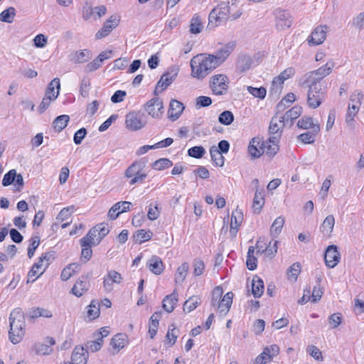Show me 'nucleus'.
<instances>
[{"label": "nucleus", "mask_w": 364, "mask_h": 364, "mask_svg": "<svg viewBox=\"0 0 364 364\" xmlns=\"http://www.w3.org/2000/svg\"><path fill=\"white\" fill-rule=\"evenodd\" d=\"M149 269L154 274H161L164 269V266L161 259L156 255L152 256L147 262Z\"/></svg>", "instance_id": "obj_28"}, {"label": "nucleus", "mask_w": 364, "mask_h": 364, "mask_svg": "<svg viewBox=\"0 0 364 364\" xmlns=\"http://www.w3.org/2000/svg\"><path fill=\"white\" fill-rule=\"evenodd\" d=\"M97 228H91L87 235L83 237L80 240V245L81 246H95L98 245L100 242H97Z\"/></svg>", "instance_id": "obj_30"}, {"label": "nucleus", "mask_w": 364, "mask_h": 364, "mask_svg": "<svg viewBox=\"0 0 364 364\" xmlns=\"http://www.w3.org/2000/svg\"><path fill=\"white\" fill-rule=\"evenodd\" d=\"M16 178V171L15 169L10 170L6 173L3 178L2 185L3 186H8L14 184L15 178Z\"/></svg>", "instance_id": "obj_61"}, {"label": "nucleus", "mask_w": 364, "mask_h": 364, "mask_svg": "<svg viewBox=\"0 0 364 364\" xmlns=\"http://www.w3.org/2000/svg\"><path fill=\"white\" fill-rule=\"evenodd\" d=\"M279 353V348L277 345H271L264 348L262 353H260L255 360L257 363L266 364L271 361L273 358L277 355Z\"/></svg>", "instance_id": "obj_15"}, {"label": "nucleus", "mask_w": 364, "mask_h": 364, "mask_svg": "<svg viewBox=\"0 0 364 364\" xmlns=\"http://www.w3.org/2000/svg\"><path fill=\"white\" fill-rule=\"evenodd\" d=\"M205 154V149L201 146H196L190 148L188 150V154L196 159H200L202 158L204 154Z\"/></svg>", "instance_id": "obj_59"}, {"label": "nucleus", "mask_w": 364, "mask_h": 364, "mask_svg": "<svg viewBox=\"0 0 364 364\" xmlns=\"http://www.w3.org/2000/svg\"><path fill=\"white\" fill-rule=\"evenodd\" d=\"M254 251V247L251 246L249 247L246 264L250 270H255L257 268V258L253 255Z\"/></svg>", "instance_id": "obj_53"}, {"label": "nucleus", "mask_w": 364, "mask_h": 364, "mask_svg": "<svg viewBox=\"0 0 364 364\" xmlns=\"http://www.w3.org/2000/svg\"><path fill=\"white\" fill-rule=\"evenodd\" d=\"M243 220V213L241 210L236 208L231 215L230 234L235 237Z\"/></svg>", "instance_id": "obj_22"}, {"label": "nucleus", "mask_w": 364, "mask_h": 364, "mask_svg": "<svg viewBox=\"0 0 364 364\" xmlns=\"http://www.w3.org/2000/svg\"><path fill=\"white\" fill-rule=\"evenodd\" d=\"M325 263L329 268L335 267L339 262L340 254L335 245H329L325 252Z\"/></svg>", "instance_id": "obj_16"}, {"label": "nucleus", "mask_w": 364, "mask_h": 364, "mask_svg": "<svg viewBox=\"0 0 364 364\" xmlns=\"http://www.w3.org/2000/svg\"><path fill=\"white\" fill-rule=\"evenodd\" d=\"M276 26L278 30L284 31L290 28L292 23V18L290 13L282 9H277L274 13Z\"/></svg>", "instance_id": "obj_9"}, {"label": "nucleus", "mask_w": 364, "mask_h": 364, "mask_svg": "<svg viewBox=\"0 0 364 364\" xmlns=\"http://www.w3.org/2000/svg\"><path fill=\"white\" fill-rule=\"evenodd\" d=\"M319 132L320 126L315 125L313 127V130L299 134L297 136V139L299 141L306 144H313L315 141L316 135L319 133Z\"/></svg>", "instance_id": "obj_29"}, {"label": "nucleus", "mask_w": 364, "mask_h": 364, "mask_svg": "<svg viewBox=\"0 0 364 364\" xmlns=\"http://www.w3.org/2000/svg\"><path fill=\"white\" fill-rule=\"evenodd\" d=\"M119 20L116 16H110L104 23L102 28L99 30L95 37L97 39H101L108 36L110 32L118 25Z\"/></svg>", "instance_id": "obj_20"}, {"label": "nucleus", "mask_w": 364, "mask_h": 364, "mask_svg": "<svg viewBox=\"0 0 364 364\" xmlns=\"http://www.w3.org/2000/svg\"><path fill=\"white\" fill-rule=\"evenodd\" d=\"M343 317L341 313H334L328 317V322L332 328H336L342 323Z\"/></svg>", "instance_id": "obj_64"}, {"label": "nucleus", "mask_w": 364, "mask_h": 364, "mask_svg": "<svg viewBox=\"0 0 364 364\" xmlns=\"http://www.w3.org/2000/svg\"><path fill=\"white\" fill-rule=\"evenodd\" d=\"M89 286L88 276H82L75 282L71 292L75 296L80 297L88 290Z\"/></svg>", "instance_id": "obj_23"}, {"label": "nucleus", "mask_w": 364, "mask_h": 364, "mask_svg": "<svg viewBox=\"0 0 364 364\" xmlns=\"http://www.w3.org/2000/svg\"><path fill=\"white\" fill-rule=\"evenodd\" d=\"M200 304V299L198 296H191L185 301L183 304V311L191 312L196 309Z\"/></svg>", "instance_id": "obj_48"}, {"label": "nucleus", "mask_w": 364, "mask_h": 364, "mask_svg": "<svg viewBox=\"0 0 364 364\" xmlns=\"http://www.w3.org/2000/svg\"><path fill=\"white\" fill-rule=\"evenodd\" d=\"M301 272V265L299 262L294 263L291 266L289 267L287 272V276L288 279L294 282L296 281L298 275Z\"/></svg>", "instance_id": "obj_44"}, {"label": "nucleus", "mask_w": 364, "mask_h": 364, "mask_svg": "<svg viewBox=\"0 0 364 364\" xmlns=\"http://www.w3.org/2000/svg\"><path fill=\"white\" fill-rule=\"evenodd\" d=\"M30 317L31 318H37L38 317L51 318L52 313L50 311L43 308H33L30 311Z\"/></svg>", "instance_id": "obj_47"}, {"label": "nucleus", "mask_w": 364, "mask_h": 364, "mask_svg": "<svg viewBox=\"0 0 364 364\" xmlns=\"http://www.w3.org/2000/svg\"><path fill=\"white\" fill-rule=\"evenodd\" d=\"M264 144L262 138L259 136L253 137L249 142L247 153L252 159L259 158L264 154Z\"/></svg>", "instance_id": "obj_13"}, {"label": "nucleus", "mask_w": 364, "mask_h": 364, "mask_svg": "<svg viewBox=\"0 0 364 364\" xmlns=\"http://www.w3.org/2000/svg\"><path fill=\"white\" fill-rule=\"evenodd\" d=\"M264 204V198L262 190L255 191V197L253 198L252 208L254 213H259Z\"/></svg>", "instance_id": "obj_36"}, {"label": "nucleus", "mask_w": 364, "mask_h": 364, "mask_svg": "<svg viewBox=\"0 0 364 364\" xmlns=\"http://www.w3.org/2000/svg\"><path fill=\"white\" fill-rule=\"evenodd\" d=\"M126 127L131 131H136L142 129L146 122L142 115L136 112H129L125 117Z\"/></svg>", "instance_id": "obj_12"}, {"label": "nucleus", "mask_w": 364, "mask_h": 364, "mask_svg": "<svg viewBox=\"0 0 364 364\" xmlns=\"http://www.w3.org/2000/svg\"><path fill=\"white\" fill-rule=\"evenodd\" d=\"M178 75V68H172L162 75L159 81L157 82L154 94L157 95L168 87L176 78Z\"/></svg>", "instance_id": "obj_10"}, {"label": "nucleus", "mask_w": 364, "mask_h": 364, "mask_svg": "<svg viewBox=\"0 0 364 364\" xmlns=\"http://www.w3.org/2000/svg\"><path fill=\"white\" fill-rule=\"evenodd\" d=\"M321 277H318L316 279L317 284L313 289L311 295V301L316 303L318 301L323 294V289L321 286Z\"/></svg>", "instance_id": "obj_45"}, {"label": "nucleus", "mask_w": 364, "mask_h": 364, "mask_svg": "<svg viewBox=\"0 0 364 364\" xmlns=\"http://www.w3.org/2000/svg\"><path fill=\"white\" fill-rule=\"evenodd\" d=\"M223 293V289L220 287H216L212 292L211 305L217 309Z\"/></svg>", "instance_id": "obj_55"}, {"label": "nucleus", "mask_w": 364, "mask_h": 364, "mask_svg": "<svg viewBox=\"0 0 364 364\" xmlns=\"http://www.w3.org/2000/svg\"><path fill=\"white\" fill-rule=\"evenodd\" d=\"M251 63L252 60L250 57L245 55L240 58L237 66L240 71L245 72L250 68Z\"/></svg>", "instance_id": "obj_63"}, {"label": "nucleus", "mask_w": 364, "mask_h": 364, "mask_svg": "<svg viewBox=\"0 0 364 364\" xmlns=\"http://www.w3.org/2000/svg\"><path fill=\"white\" fill-rule=\"evenodd\" d=\"M127 343V336L124 333L115 335L111 340L110 345L118 352L123 348Z\"/></svg>", "instance_id": "obj_33"}, {"label": "nucleus", "mask_w": 364, "mask_h": 364, "mask_svg": "<svg viewBox=\"0 0 364 364\" xmlns=\"http://www.w3.org/2000/svg\"><path fill=\"white\" fill-rule=\"evenodd\" d=\"M69 120L70 117L68 115H60L54 119L53 122V127L56 132H60L66 127Z\"/></svg>", "instance_id": "obj_38"}, {"label": "nucleus", "mask_w": 364, "mask_h": 364, "mask_svg": "<svg viewBox=\"0 0 364 364\" xmlns=\"http://www.w3.org/2000/svg\"><path fill=\"white\" fill-rule=\"evenodd\" d=\"M147 113L154 118H159L163 114V102L159 97H154L148 101L144 105Z\"/></svg>", "instance_id": "obj_14"}, {"label": "nucleus", "mask_w": 364, "mask_h": 364, "mask_svg": "<svg viewBox=\"0 0 364 364\" xmlns=\"http://www.w3.org/2000/svg\"><path fill=\"white\" fill-rule=\"evenodd\" d=\"M230 1L223 2L214 8L209 14V21L212 23L215 21L216 26L225 22L229 17L231 7Z\"/></svg>", "instance_id": "obj_7"}, {"label": "nucleus", "mask_w": 364, "mask_h": 364, "mask_svg": "<svg viewBox=\"0 0 364 364\" xmlns=\"http://www.w3.org/2000/svg\"><path fill=\"white\" fill-rule=\"evenodd\" d=\"M327 29L328 27L326 26H317L308 38L309 43L314 46L321 44L326 39Z\"/></svg>", "instance_id": "obj_17"}, {"label": "nucleus", "mask_w": 364, "mask_h": 364, "mask_svg": "<svg viewBox=\"0 0 364 364\" xmlns=\"http://www.w3.org/2000/svg\"><path fill=\"white\" fill-rule=\"evenodd\" d=\"M228 77L223 74L215 75L211 77L210 88L213 94L220 95L224 94L228 87Z\"/></svg>", "instance_id": "obj_8"}, {"label": "nucleus", "mask_w": 364, "mask_h": 364, "mask_svg": "<svg viewBox=\"0 0 364 364\" xmlns=\"http://www.w3.org/2000/svg\"><path fill=\"white\" fill-rule=\"evenodd\" d=\"M178 301V294L174 290L172 294L167 295L163 299L162 307L168 313L174 310L175 305Z\"/></svg>", "instance_id": "obj_32"}, {"label": "nucleus", "mask_w": 364, "mask_h": 364, "mask_svg": "<svg viewBox=\"0 0 364 364\" xmlns=\"http://www.w3.org/2000/svg\"><path fill=\"white\" fill-rule=\"evenodd\" d=\"M88 358V352L82 346L75 348L72 356L71 361L74 364H87Z\"/></svg>", "instance_id": "obj_25"}, {"label": "nucleus", "mask_w": 364, "mask_h": 364, "mask_svg": "<svg viewBox=\"0 0 364 364\" xmlns=\"http://www.w3.org/2000/svg\"><path fill=\"white\" fill-rule=\"evenodd\" d=\"M363 100V94L360 90H355L350 97V105H355L360 108Z\"/></svg>", "instance_id": "obj_56"}, {"label": "nucleus", "mask_w": 364, "mask_h": 364, "mask_svg": "<svg viewBox=\"0 0 364 364\" xmlns=\"http://www.w3.org/2000/svg\"><path fill=\"white\" fill-rule=\"evenodd\" d=\"M279 139L277 136V137L269 136L266 141L262 139L263 147H264V154L270 157L275 156L279 149Z\"/></svg>", "instance_id": "obj_19"}, {"label": "nucleus", "mask_w": 364, "mask_h": 364, "mask_svg": "<svg viewBox=\"0 0 364 364\" xmlns=\"http://www.w3.org/2000/svg\"><path fill=\"white\" fill-rule=\"evenodd\" d=\"M145 164L141 161H136L129 166L125 171L124 176L130 178L129 184L142 183L146 178L147 174L144 171Z\"/></svg>", "instance_id": "obj_6"}, {"label": "nucleus", "mask_w": 364, "mask_h": 364, "mask_svg": "<svg viewBox=\"0 0 364 364\" xmlns=\"http://www.w3.org/2000/svg\"><path fill=\"white\" fill-rule=\"evenodd\" d=\"M173 163L171 160L166 158H162L154 162L152 164V167L155 170L161 171L165 168H168L171 167Z\"/></svg>", "instance_id": "obj_54"}, {"label": "nucleus", "mask_w": 364, "mask_h": 364, "mask_svg": "<svg viewBox=\"0 0 364 364\" xmlns=\"http://www.w3.org/2000/svg\"><path fill=\"white\" fill-rule=\"evenodd\" d=\"M284 120L282 118V116H277L275 114L271 119L269 127V134L271 135L270 136L281 137L282 133V129L284 126Z\"/></svg>", "instance_id": "obj_18"}, {"label": "nucleus", "mask_w": 364, "mask_h": 364, "mask_svg": "<svg viewBox=\"0 0 364 364\" xmlns=\"http://www.w3.org/2000/svg\"><path fill=\"white\" fill-rule=\"evenodd\" d=\"M178 332L174 324L170 325L166 336L165 344H168L169 346H173L178 338Z\"/></svg>", "instance_id": "obj_42"}, {"label": "nucleus", "mask_w": 364, "mask_h": 364, "mask_svg": "<svg viewBox=\"0 0 364 364\" xmlns=\"http://www.w3.org/2000/svg\"><path fill=\"white\" fill-rule=\"evenodd\" d=\"M80 265L76 263L70 264L65 267L60 274L63 281L68 280L75 272L79 271Z\"/></svg>", "instance_id": "obj_40"}, {"label": "nucleus", "mask_w": 364, "mask_h": 364, "mask_svg": "<svg viewBox=\"0 0 364 364\" xmlns=\"http://www.w3.org/2000/svg\"><path fill=\"white\" fill-rule=\"evenodd\" d=\"M153 235V233L150 230H145L144 229H141L137 230L134 234V238L135 241L139 244H141L146 241H148L151 240V237Z\"/></svg>", "instance_id": "obj_43"}, {"label": "nucleus", "mask_w": 364, "mask_h": 364, "mask_svg": "<svg viewBox=\"0 0 364 364\" xmlns=\"http://www.w3.org/2000/svg\"><path fill=\"white\" fill-rule=\"evenodd\" d=\"M132 203L129 201H120L116 203L109 210L108 217L111 220H115L120 213L129 211Z\"/></svg>", "instance_id": "obj_21"}, {"label": "nucleus", "mask_w": 364, "mask_h": 364, "mask_svg": "<svg viewBox=\"0 0 364 364\" xmlns=\"http://www.w3.org/2000/svg\"><path fill=\"white\" fill-rule=\"evenodd\" d=\"M189 266L187 262H183L180 267H178L175 274V282L176 284H182L188 274Z\"/></svg>", "instance_id": "obj_37"}, {"label": "nucleus", "mask_w": 364, "mask_h": 364, "mask_svg": "<svg viewBox=\"0 0 364 364\" xmlns=\"http://www.w3.org/2000/svg\"><path fill=\"white\" fill-rule=\"evenodd\" d=\"M247 90L254 97H258L262 100L265 97L267 94L266 89L263 87H253L252 86H249L247 87Z\"/></svg>", "instance_id": "obj_62"}, {"label": "nucleus", "mask_w": 364, "mask_h": 364, "mask_svg": "<svg viewBox=\"0 0 364 364\" xmlns=\"http://www.w3.org/2000/svg\"><path fill=\"white\" fill-rule=\"evenodd\" d=\"M285 220L282 216L277 217L274 220L270 228V234L273 237H276L281 232Z\"/></svg>", "instance_id": "obj_41"}, {"label": "nucleus", "mask_w": 364, "mask_h": 364, "mask_svg": "<svg viewBox=\"0 0 364 364\" xmlns=\"http://www.w3.org/2000/svg\"><path fill=\"white\" fill-rule=\"evenodd\" d=\"M91 58V52L87 49L77 50L69 55V60L76 64L87 62Z\"/></svg>", "instance_id": "obj_24"}, {"label": "nucleus", "mask_w": 364, "mask_h": 364, "mask_svg": "<svg viewBox=\"0 0 364 364\" xmlns=\"http://www.w3.org/2000/svg\"><path fill=\"white\" fill-rule=\"evenodd\" d=\"M203 26L198 16L195 15L191 21L190 32L193 34H198L201 32Z\"/></svg>", "instance_id": "obj_50"}, {"label": "nucleus", "mask_w": 364, "mask_h": 364, "mask_svg": "<svg viewBox=\"0 0 364 364\" xmlns=\"http://www.w3.org/2000/svg\"><path fill=\"white\" fill-rule=\"evenodd\" d=\"M16 15L14 7H9L0 14V21L6 23H12Z\"/></svg>", "instance_id": "obj_51"}, {"label": "nucleus", "mask_w": 364, "mask_h": 364, "mask_svg": "<svg viewBox=\"0 0 364 364\" xmlns=\"http://www.w3.org/2000/svg\"><path fill=\"white\" fill-rule=\"evenodd\" d=\"M284 81L279 77H276L272 80L270 92L272 95H278L283 87Z\"/></svg>", "instance_id": "obj_58"}, {"label": "nucleus", "mask_w": 364, "mask_h": 364, "mask_svg": "<svg viewBox=\"0 0 364 364\" xmlns=\"http://www.w3.org/2000/svg\"><path fill=\"white\" fill-rule=\"evenodd\" d=\"M334 66V61L330 60L317 70L306 73L300 80H304V82L321 83L322 80L331 73Z\"/></svg>", "instance_id": "obj_4"}, {"label": "nucleus", "mask_w": 364, "mask_h": 364, "mask_svg": "<svg viewBox=\"0 0 364 364\" xmlns=\"http://www.w3.org/2000/svg\"><path fill=\"white\" fill-rule=\"evenodd\" d=\"M218 121L222 124L230 125L234 121V115L230 111H224L219 115Z\"/></svg>", "instance_id": "obj_57"}, {"label": "nucleus", "mask_w": 364, "mask_h": 364, "mask_svg": "<svg viewBox=\"0 0 364 364\" xmlns=\"http://www.w3.org/2000/svg\"><path fill=\"white\" fill-rule=\"evenodd\" d=\"M161 318V313L160 312H155L152 314L149 319V333L150 335L151 338H153L157 332L158 326H159V321Z\"/></svg>", "instance_id": "obj_39"}, {"label": "nucleus", "mask_w": 364, "mask_h": 364, "mask_svg": "<svg viewBox=\"0 0 364 364\" xmlns=\"http://www.w3.org/2000/svg\"><path fill=\"white\" fill-rule=\"evenodd\" d=\"M233 293L229 291L221 299L217 309L221 316H225L230 311L232 303Z\"/></svg>", "instance_id": "obj_27"}, {"label": "nucleus", "mask_w": 364, "mask_h": 364, "mask_svg": "<svg viewBox=\"0 0 364 364\" xmlns=\"http://www.w3.org/2000/svg\"><path fill=\"white\" fill-rule=\"evenodd\" d=\"M23 318V314L19 309H14L10 314L9 335L11 342L14 344L20 343L24 336L25 321Z\"/></svg>", "instance_id": "obj_2"}, {"label": "nucleus", "mask_w": 364, "mask_h": 364, "mask_svg": "<svg viewBox=\"0 0 364 364\" xmlns=\"http://www.w3.org/2000/svg\"><path fill=\"white\" fill-rule=\"evenodd\" d=\"M183 109L184 106L181 102L172 100L168 111V118L172 121L176 120L181 116Z\"/></svg>", "instance_id": "obj_26"}, {"label": "nucleus", "mask_w": 364, "mask_h": 364, "mask_svg": "<svg viewBox=\"0 0 364 364\" xmlns=\"http://www.w3.org/2000/svg\"><path fill=\"white\" fill-rule=\"evenodd\" d=\"M222 154L215 146H212L210 148L211 159L217 166L222 167L224 166L225 158Z\"/></svg>", "instance_id": "obj_35"}, {"label": "nucleus", "mask_w": 364, "mask_h": 364, "mask_svg": "<svg viewBox=\"0 0 364 364\" xmlns=\"http://www.w3.org/2000/svg\"><path fill=\"white\" fill-rule=\"evenodd\" d=\"M51 257L50 252H46L38 258V261L33 264L28 273L27 283L34 282L43 274L50 264Z\"/></svg>", "instance_id": "obj_5"}, {"label": "nucleus", "mask_w": 364, "mask_h": 364, "mask_svg": "<svg viewBox=\"0 0 364 364\" xmlns=\"http://www.w3.org/2000/svg\"><path fill=\"white\" fill-rule=\"evenodd\" d=\"M235 47V43L230 41L225 45H223L215 53V54H209L212 57L214 62L218 67L220 65L230 54L233 51Z\"/></svg>", "instance_id": "obj_11"}, {"label": "nucleus", "mask_w": 364, "mask_h": 364, "mask_svg": "<svg viewBox=\"0 0 364 364\" xmlns=\"http://www.w3.org/2000/svg\"><path fill=\"white\" fill-rule=\"evenodd\" d=\"M315 125H319L318 123H314L313 119L310 117L304 116L297 122V126L301 129L313 130Z\"/></svg>", "instance_id": "obj_52"}, {"label": "nucleus", "mask_w": 364, "mask_h": 364, "mask_svg": "<svg viewBox=\"0 0 364 364\" xmlns=\"http://www.w3.org/2000/svg\"><path fill=\"white\" fill-rule=\"evenodd\" d=\"M210 55L201 54L194 56L191 60V75L202 80L218 68Z\"/></svg>", "instance_id": "obj_1"}, {"label": "nucleus", "mask_w": 364, "mask_h": 364, "mask_svg": "<svg viewBox=\"0 0 364 364\" xmlns=\"http://www.w3.org/2000/svg\"><path fill=\"white\" fill-rule=\"evenodd\" d=\"M264 283L262 279L255 276L252 281V294L255 298H259L264 292Z\"/></svg>", "instance_id": "obj_34"}, {"label": "nucleus", "mask_w": 364, "mask_h": 364, "mask_svg": "<svg viewBox=\"0 0 364 364\" xmlns=\"http://www.w3.org/2000/svg\"><path fill=\"white\" fill-rule=\"evenodd\" d=\"M299 85L303 87H308L307 105L312 109L318 107L323 102L326 97V90L322 89L321 83L304 82L300 80Z\"/></svg>", "instance_id": "obj_3"}, {"label": "nucleus", "mask_w": 364, "mask_h": 364, "mask_svg": "<svg viewBox=\"0 0 364 364\" xmlns=\"http://www.w3.org/2000/svg\"><path fill=\"white\" fill-rule=\"evenodd\" d=\"M301 113V107L299 106L293 107L291 109L287 111L284 116H282L284 122H291L298 118Z\"/></svg>", "instance_id": "obj_46"}, {"label": "nucleus", "mask_w": 364, "mask_h": 364, "mask_svg": "<svg viewBox=\"0 0 364 364\" xmlns=\"http://www.w3.org/2000/svg\"><path fill=\"white\" fill-rule=\"evenodd\" d=\"M335 225V218L332 215H328L323 221L320 230L323 235L326 237H329L333 230Z\"/></svg>", "instance_id": "obj_31"}, {"label": "nucleus", "mask_w": 364, "mask_h": 364, "mask_svg": "<svg viewBox=\"0 0 364 364\" xmlns=\"http://www.w3.org/2000/svg\"><path fill=\"white\" fill-rule=\"evenodd\" d=\"M160 215V210L159 208V203L156 202L154 205L150 204L149 206V210L147 217L150 220H156Z\"/></svg>", "instance_id": "obj_60"}, {"label": "nucleus", "mask_w": 364, "mask_h": 364, "mask_svg": "<svg viewBox=\"0 0 364 364\" xmlns=\"http://www.w3.org/2000/svg\"><path fill=\"white\" fill-rule=\"evenodd\" d=\"M100 310L98 303L95 301H92L90 304L87 306V316L90 320L97 318L100 316Z\"/></svg>", "instance_id": "obj_49"}]
</instances>
